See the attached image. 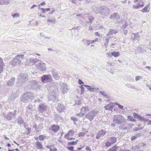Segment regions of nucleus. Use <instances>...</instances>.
I'll return each mask as SVG.
<instances>
[{"label":"nucleus","mask_w":151,"mask_h":151,"mask_svg":"<svg viewBox=\"0 0 151 151\" xmlns=\"http://www.w3.org/2000/svg\"><path fill=\"white\" fill-rule=\"evenodd\" d=\"M93 11L95 14H100L103 18L109 16L110 13V9L106 6L94 8Z\"/></svg>","instance_id":"1"},{"label":"nucleus","mask_w":151,"mask_h":151,"mask_svg":"<svg viewBox=\"0 0 151 151\" xmlns=\"http://www.w3.org/2000/svg\"><path fill=\"white\" fill-rule=\"evenodd\" d=\"M35 98L34 94L32 92H28L24 93L21 97L20 100L24 103L30 102Z\"/></svg>","instance_id":"2"},{"label":"nucleus","mask_w":151,"mask_h":151,"mask_svg":"<svg viewBox=\"0 0 151 151\" xmlns=\"http://www.w3.org/2000/svg\"><path fill=\"white\" fill-rule=\"evenodd\" d=\"M17 85L20 87L24 85V83L28 80V75L27 73H21L17 77Z\"/></svg>","instance_id":"3"},{"label":"nucleus","mask_w":151,"mask_h":151,"mask_svg":"<svg viewBox=\"0 0 151 151\" xmlns=\"http://www.w3.org/2000/svg\"><path fill=\"white\" fill-rule=\"evenodd\" d=\"M24 56L23 54L17 55L11 61V64L13 66H15L21 64V61L24 59Z\"/></svg>","instance_id":"4"},{"label":"nucleus","mask_w":151,"mask_h":151,"mask_svg":"<svg viewBox=\"0 0 151 151\" xmlns=\"http://www.w3.org/2000/svg\"><path fill=\"white\" fill-rule=\"evenodd\" d=\"M17 112V110H16L14 111L8 112L7 113H4L3 114V116L6 119L9 121H10L16 118Z\"/></svg>","instance_id":"5"},{"label":"nucleus","mask_w":151,"mask_h":151,"mask_svg":"<svg viewBox=\"0 0 151 151\" xmlns=\"http://www.w3.org/2000/svg\"><path fill=\"white\" fill-rule=\"evenodd\" d=\"M113 121L116 124L119 125L124 123L126 122L125 118L121 115L114 116Z\"/></svg>","instance_id":"6"},{"label":"nucleus","mask_w":151,"mask_h":151,"mask_svg":"<svg viewBox=\"0 0 151 151\" xmlns=\"http://www.w3.org/2000/svg\"><path fill=\"white\" fill-rule=\"evenodd\" d=\"M27 84V88L28 89H36L39 88L38 83L35 81H29L28 82Z\"/></svg>","instance_id":"7"},{"label":"nucleus","mask_w":151,"mask_h":151,"mask_svg":"<svg viewBox=\"0 0 151 151\" xmlns=\"http://www.w3.org/2000/svg\"><path fill=\"white\" fill-rule=\"evenodd\" d=\"M98 113V111L93 110L86 114L85 117L90 121H91L94 117Z\"/></svg>","instance_id":"8"},{"label":"nucleus","mask_w":151,"mask_h":151,"mask_svg":"<svg viewBox=\"0 0 151 151\" xmlns=\"http://www.w3.org/2000/svg\"><path fill=\"white\" fill-rule=\"evenodd\" d=\"M41 81L44 83H47L52 80L50 75H44L41 77Z\"/></svg>","instance_id":"9"},{"label":"nucleus","mask_w":151,"mask_h":151,"mask_svg":"<svg viewBox=\"0 0 151 151\" xmlns=\"http://www.w3.org/2000/svg\"><path fill=\"white\" fill-rule=\"evenodd\" d=\"M60 90L63 93H66L68 91V89L67 88V85L66 83H63L60 84Z\"/></svg>","instance_id":"10"},{"label":"nucleus","mask_w":151,"mask_h":151,"mask_svg":"<svg viewBox=\"0 0 151 151\" xmlns=\"http://www.w3.org/2000/svg\"><path fill=\"white\" fill-rule=\"evenodd\" d=\"M37 68L41 71H44L46 69V65L44 63H40L36 65Z\"/></svg>","instance_id":"11"},{"label":"nucleus","mask_w":151,"mask_h":151,"mask_svg":"<svg viewBox=\"0 0 151 151\" xmlns=\"http://www.w3.org/2000/svg\"><path fill=\"white\" fill-rule=\"evenodd\" d=\"M106 133V131L102 129L97 132L96 137L97 139H99L100 137L104 136Z\"/></svg>","instance_id":"12"},{"label":"nucleus","mask_w":151,"mask_h":151,"mask_svg":"<svg viewBox=\"0 0 151 151\" xmlns=\"http://www.w3.org/2000/svg\"><path fill=\"white\" fill-rule=\"evenodd\" d=\"M19 95L17 93H16L12 94L9 97L8 100V103H12V102L14 101V99L16 98Z\"/></svg>","instance_id":"13"},{"label":"nucleus","mask_w":151,"mask_h":151,"mask_svg":"<svg viewBox=\"0 0 151 151\" xmlns=\"http://www.w3.org/2000/svg\"><path fill=\"white\" fill-rule=\"evenodd\" d=\"M52 76L56 80H58L60 78V76L56 70H53L51 71Z\"/></svg>","instance_id":"14"},{"label":"nucleus","mask_w":151,"mask_h":151,"mask_svg":"<svg viewBox=\"0 0 151 151\" xmlns=\"http://www.w3.org/2000/svg\"><path fill=\"white\" fill-rule=\"evenodd\" d=\"M144 6V4L142 0H140L139 1H138L137 6H133V8L134 9H138Z\"/></svg>","instance_id":"15"},{"label":"nucleus","mask_w":151,"mask_h":151,"mask_svg":"<svg viewBox=\"0 0 151 151\" xmlns=\"http://www.w3.org/2000/svg\"><path fill=\"white\" fill-rule=\"evenodd\" d=\"M120 16L118 13H115L111 14L110 17V19L112 20H118L120 19Z\"/></svg>","instance_id":"16"},{"label":"nucleus","mask_w":151,"mask_h":151,"mask_svg":"<svg viewBox=\"0 0 151 151\" xmlns=\"http://www.w3.org/2000/svg\"><path fill=\"white\" fill-rule=\"evenodd\" d=\"M140 37L138 33H137L136 34L133 33L131 35V39L133 41L136 40L138 41Z\"/></svg>","instance_id":"17"},{"label":"nucleus","mask_w":151,"mask_h":151,"mask_svg":"<svg viewBox=\"0 0 151 151\" xmlns=\"http://www.w3.org/2000/svg\"><path fill=\"white\" fill-rule=\"evenodd\" d=\"M15 80V78L13 77L9 79L7 82V85L8 86H12L14 85Z\"/></svg>","instance_id":"18"},{"label":"nucleus","mask_w":151,"mask_h":151,"mask_svg":"<svg viewBox=\"0 0 151 151\" xmlns=\"http://www.w3.org/2000/svg\"><path fill=\"white\" fill-rule=\"evenodd\" d=\"M38 109L40 112L42 113L47 109V107L44 104H40L39 106Z\"/></svg>","instance_id":"19"},{"label":"nucleus","mask_w":151,"mask_h":151,"mask_svg":"<svg viewBox=\"0 0 151 151\" xmlns=\"http://www.w3.org/2000/svg\"><path fill=\"white\" fill-rule=\"evenodd\" d=\"M65 109L64 104H58L57 107V110L60 112H63Z\"/></svg>","instance_id":"20"},{"label":"nucleus","mask_w":151,"mask_h":151,"mask_svg":"<svg viewBox=\"0 0 151 151\" xmlns=\"http://www.w3.org/2000/svg\"><path fill=\"white\" fill-rule=\"evenodd\" d=\"M60 127L59 126L55 124H52L51 126L52 130L54 132H57L60 129Z\"/></svg>","instance_id":"21"},{"label":"nucleus","mask_w":151,"mask_h":151,"mask_svg":"<svg viewBox=\"0 0 151 151\" xmlns=\"http://www.w3.org/2000/svg\"><path fill=\"white\" fill-rule=\"evenodd\" d=\"M84 86L88 88L87 89L90 90L92 92L97 91L99 90V88H91V86L87 85H84Z\"/></svg>","instance_id":"22"},{"label":"nucleus","mask_w":151,"mask_h":151,"mask_svg":"<svg viewBox=\"0 0 151 151\" xmlns=\"http://www.w3.org/2000/svg\"><path fill=\"white\" fill-rule=\"evenodd\" d=\"M5 65L2 59L0 58V74L3 72V67Z\"/></svg>","instance_id":"23"},{"label":"nucleus","mask_w":151,"mask_h":151,"mask_svg":"<svg viewBox=\"0 0 151 151\" xmlns=\"http://www.w3.org/2000/svg\"><path fill=\"white\" fill-rule=\"evenodd\" d=\"M118 32V31L117 30L110 29L109 32L107 34L106 36H109L113 35V34L117 33Z\"/></svg>","instance_id":"24"},{"label":"nucleus","mask_w":151,"mask_h":151,"mask_svg":"<svg viewBox=\"0 0 151 151\" xmlns=\"http://www.w3.org/2000/svg\"><path fill=\"white\" fill-rule=\"evenodd\" d=\"M114 106L113 105V104H107L104 107V108L105 110H111L112 111L113 107Z\"/></svg>","instance_id":"25"},{"label":"nucleus","mask_w":151,"mask_h":151,"mask_svg":"<svg viewBox=\"0 0 151 151\" xmlns=\"http://www.w3.org/2000/svg\"><path fill=\"white\" fill-rule=\"evenodd\" d=\"M37 58H32L29 59V63L30 64L34 65L37 62Z\"/></svg>","instance_id":"26"},{"label":"nucleus","mask_w":151,"mask_h":151,"mask_svg":"<svg viewBox=\"0 0 151 151\" xmlns=\"http://www.w3.org/2000/svg\"><path fill=\"white\" fill-rule=\"evenodd\" d=\"M35 145H36V147L39 149L43 150V146L42 145V143L39 142L38 141H37L35 142Z\"/></svg>","instance_id":"27"},{"label":"nucleus","mask_w":151,"mask_h":151,"mask_svg":"<svg viewBox=\"0 0 151 151\" xmlns=\"http://www.w3.org/2000/svg\"><path fill=\"white\" fill-rule=\"evenodd\" d=\"M88 107V106L83 107L81 109V113H85L88 112L89 111Z\"/></svg>","instance_id":"28"},{"label":"nucleus","mask_w":151,"mask_h":151,"mask_svg":"<svg viewBox=\"0 0 151 151\" xmlns=\"http://www.w3.org/2000/svg\"><path fill=\"white\" fill-rule=\"evenodd\" d=\"M94 18L92 16L88 18L87 21H86V22L87 23V24H89L90 25H91L93 21L94 20Z\"/></svg>","instance_id":"29"},{"label":"nucleus","mask_w":151,"mask_h":151,"mask_svg":"<svg viewBox=\"0 0 151 151\" xmlns=\"http://www.w3.org/2000/svg\"><path fill=\"white\" fill-rule=\"evenodd\" d=\"M17 121L19 125H21L23 124L24 122L23 119L21 116H19L18 117Z\"/></svg>","instance_id":"30"},{"label":"nucleus","mask_w":151,"mask_h":151,"mask_svg":"<svg viewBox=\"0 0 151 151\" xmlns=\"http://www.w3.org/2000/svg\"><path fill=\"white\" fill-rule=\"evenodd\" d=\"M9 2L8 0H0V4L1 5H8Z\"/></svg>","instance_id":"31"},{"label":"nucleus","mask_w":151,"mask_h":151,"mask_svg":"<svg viewBox=\"0 0 151 151\" xmlns=\"http://www.w3.org/2000/svg\"><path fill=\"white\" fill-rule=\"evenodd\" d=\"M99 93L104 97H106L107 98H109L110 97V96L106 94L105 91H100Z\"/></svg>","instance_id":"32"},{"label":"nucleus","mask_w":151,"mask_h":151,"mask_svg":"<svg viewBox=\"0 0 151 151\" xmlns=\"http://www.w3.org/2000/svg\"><path fill=\"white\" fill-rule=\"evenodd\" d=\"M136 52L138 53H144L145 52V51L143 50V48L140 47H139L137 48Z\"/></svg>","instance_id":"33"},{"label":"nucleus","mask_w":151,"mask_h":151,"mask_svg":"<svg viewBox=\"0 0 151 151\" xmlns=\"http://www.w3.org/2000/svg\"><path fill=\"white\" fill-rule=\"evenodd\" d=\"M112 56H113L115 57H117L120 55V54L119 52H116L114 51L112 52Z\"/></svg>","instance_id":"34"},{"label":"nucleus","mask_w":151,"mask_h":151,"mask_svg":"<svg viewBox=\"0 0 151 151\" xmlns=\"http://www.w3.org/2000/svg\"><path fill=\"white\" fill-rule=\"evenodd\" d=\"M150 6V3L148 4L145 8L141 10L143 12H147L149 11H147L148 8Z\"/></svg>","instance_id":"35"},{"label":"nucleus","mask_w":151,"mask_h":151,"mask_svg":"<svg viewBox=\"0 0 151 151\" xmlns=\"http://www.w3.org/2000/svg\"><path fill=\"white\" fill-rule=\"evenodd\" d=\"M140 121H144L145 122H147L149 121V119H146L144 117L142 116H139L138 119Z\"/></svg>","instance_id":"36"},{"label":"nucleus","mask_w":151,"mask_h":151,"mask_svg":"<svg viewBox=\"0 0 151 151\" xmlns=\"http://www.w3.org/2000/svg\"><path fill=\"white\" fill-rule=\"evenodd\" d=\"M116 141V138L114 137H111L110 138V141L112 144H114Z\"/></svg>","instance_id":"37"},{"label":"nucleus","mask_w":151,"mask_h":151,"mask_svg":"<svg viewBox=\"0 0 151 151\" xmlns=\"http://www.w3.org/2000/svg\"><path fill=\"white\" fill-rule=\"evenodd\" d=\"M146 144L145 143L142 142L140 143L138 145V147H139V148L142 147L143 149L146 147Z\"/></svg>","instance_id":"38"},{"label":"nucleus","mask_w":151,"mask_h":151,"mask_svg":"<svg viewBox=\"0 0 151 151\" xmlns=\"http://www.w3.org/2000/svg\"><path fill=\"white\" fill-rule=\"evenodd\" d=\"M78 141V140H77L76 141H72L69 142L68 143V145H75L77 144Z\"/></svg>","instance_id":"39"},{"label":"nucleus","mask_w":151,"mask_h":151,"mask_svg":"<svg viewBox=\"0 0 151 151\" xmlns=\"http://www.w3.org/2000/svg\"><path fill=\"white\" fill-rule=\"evenodd\" d=\"M118 147V146H117L116 145H115L112 148L109 149V151H116Z\"/></svg>","instance_id":"40"},{"label":"nucleus","mask_w":151,"mask_h":151,"mask_svg":"<svg viewBox=\"0 0 151 151\" xmlns=\"http://www.w3.org/2000/svg\"><path fill=\"white\" fill-rule=\"evenodd\" d=\"M82 42H83L85 44H87L88 45H89L91 43V40H82Z\"/></svg>","instance_id":"41"},{"label":"nucleus","mask_w":151,"mask_h":151,"mask_svg":"<svg viewBox=\"0 0 151 151\" xmlns=\"http://www.w3.org/2000/svg\"><path fill=\"white\" fill-rule=\"evenodd\" d=\"M55 19L53 18L52 19H51L49 17L47 19V22H50V23H53V24L55 23Z\"/></svg>","instance_id":"42"},{"label":"nucleus","mask_w":151,"mask_h":151,"mask_svg":"<svg viewBox=\"0 0 151 151\" xmlns=\"http://www.w3.org/2000/svg\"><path fill=\"white\" fill-rule=\"evenodd\" d=\"M127 117H128V119L130 121H131L134 122H135L136 121V120L135 119H134L133 117L132 116H129V115L128 116H127Z\"/></svg>","instance_id":"43"},{"label":"nucleus","mask_w":151,"mask_h":151,"mask_svg":"<svg viewBox=\"0 0 151 151\" xmlns=\"http://www.w3.org/2000/svg\"><path fill=\"white\" fill-rule=\"evenodd\" d=\"M139 147H138V145H136L134 147H132V150H133L132 151H138Z\"/></svg>","instance_id":"44"},{"label":"nucleus","mask_w":151,"mask_h":151,"mask_svg":"<svg viewBox=\"0 0 151 151\" xmlns=\"http://www.w3.org/2000/svg\"><path fill=\"white\" fill-rule=\"evenodd\" d=\"M74 147L73 146H70L69 147H67V148L68 150L71 151H78L77 150H74Z\"/></svg>","instance_id":"45"},{"label":"nucleus","mask_w":151,"mask_h":151,"mask_svg":"<svg viewBox=\"0 0 151 151\" xmlns=\"http://www.w3.org/2000/svg\"><path fill=\"white\" fill-rule=\"evenodd\" d=\"M45 138V137L43 135H40L39 137V139L40 141H43Z\"/></svg>","instance_id":"46"},{"label":"nucleus","mask_w":151,"mask_h":151,"mask_svg":"<svg viewBox=\"0 0 151 151\" xmlns=\"http://www.w3.org/2000/svg\"><path fill=\"white\" fill-rule=\"evenodd\" d=\"M143 78V77L141 76H136L135 77V80L136 81H138Z\"/></svg>","instance_id":"47"},{"label":"nucleus","mask_w":151,"mask_h":151,"mask_svg":"<svg viewBox=\"0 0 151 151\" xmlns=\"http://www.w3.org/2000/svg\"><path fill=\"white\" fill-rule=\"evenodd\" d=\"M19 15L20 14L19 13H18L12 14V16H13V18H17L19 17Z\"/></svg>","instance_id":"48"},{"label":"nucleus","mask_w":151,"mask_h":151,"mask_svg":"<svg viewBox=\"0 0 151 151\" xmlns=\"http://www.w3.org/2000/svg\"><path fill=\"white\" fill-rule=\"evenodd\" d=\"M24 127L28 131H31V129L28 127V125L26 124H24Z\"/></svg>","instance_id":"49"},{"label":"nucleus","mask_w":151,"mask_h":151,"mask_svg":"<svg viewBox=\"0 0 151 151\" xmlns=\"http://www.w3.org/2000/svg\"><path fill=\"white\" fill-rule=\"evenodd\" d=\"M68 133L71 136H72L73 135L74 132L72 130H70L69 131Z\"/></svg>","instance_id":"50"},{"label":"nucleus","mask_w":151,"mask_h":151,"mask_svg":"<svg viewBox=\"0 0 151 151\" xmlns=\"http://www.w3.org/2000/svg\"><path fill=\"white\" fill-rule=\"evenodd\" d=\"M85 4L87 5L88 4H91L92 3L91 0H85Z\"/></svg>","instance_id":"51"},{"label":"nucleus","mask_w":151,"mask_h":151,"mask_svg":"<svg viewBox=\"0 0 151 151\" xmlns=\"http://www.w3.org/2000/svg\"><path fill=\"white\" fill-rule=\"evenodd\" d=\"M133 116L134 118L138 119L140 115H138L137 114L134 113H133Z\"/></svg>","instance_id":"52"},{"label":"nucleus","mask_w":151,"mask_h":151,"mask_svg":"<svg viewBox=\"0 0 151 151\" xmlns=\"http://www.w3.org/2000/svg\"><path fill=\"white\" fill-rule=\"evenodd\" d=\"M85 134V132H81L78 133V136L79 137H80L82 136H83Z\"/></svg>","instance_id":"53"},{"label":"nucleus","mask_w":151,"mask_h":151,"mask_svg":"<svg viewBox=\"0 0 151 151\" xmlns=\"http://www.w3.org/2000/svg\"><path fill=\"white\" fill-rule=\"evenodd\" d=\"M111 142H107L105 143V146L107 147H109L111 145Z\"/></svg>","instance_id":"54"},{"label":"nucleus","mask_w":151,"mask_h":151,"mask_svg":"<svg viewBox=\"0 0 151 151\" xmlns=\"http://www.w3.org/2000/svg\"><path fill=\"white\" fill-rule=\"evenodd\" d=\"M127 24L126 22H125V23L122 26V28L123 29H124L127 27Z\"/></svg>","instance_id":"55"},{"label":"nucleus","mask_w":151,"mask_h":151,"mask_svg":"<svg viewBox=\"0 0 151 151\" xmlns=\"http://www.w3.org/2000/svg\"><path fill=\"white\" fill-rule=\"evenodd\" d=\"M26 108L27 110V109H29L31 110H32V108L31 106V105L30 104H29L28 106L26 107Z\"/></svg>","instance_id":"56"},{"label":"nucleus","mask_w":151,"mask_h":151,"mask_svg":"<svg viewBox=\"0 0 151 151\" xmlns=\"http://www.w3.org/2000/svg\"><path fill=\"white\" fill-rule=\"evenodd\" d=\"M142 129V128H137V127H135V128H134L133 130L134 131H139L140 130H141V129Z\"/></svg>","instance_id":"57"},{"label":"nucleus","mask_w":151,"mask_h":151,"mask_svg":"<svg viewBox=\"0 0 151 151\" xmlns=\"http://www.w3.org/2000/svg\"><path fill=\"white\" fill-rule=\"evenodd\" d=\"M106 55H107L108 57H109L110 58H111L112 56V52L111 53L108 52L107 53Z\"/></svg>","instance_id":"58"},{"label":"nucleus","mask_w":151,"mask_h":151,"mask_svg":"<svg viewBox=\"0 0 151 151\" xmlns=\"http://www.w3.org/2000/svg\"><path fill=\"white\" fill-rule=\"evenodd\" d=\"M137 138V137H136V136L135 135H134V136H132L131 137V140L132 141H133L134 140H135Z\"/></svg>","instance_id":"59"},{"label":"nucleus","mask_w":151,"mask_h":151,"mask_svg":"<svg viewBox=\"0 0 151 151\" xmlns=\"http://www.w3.org/2000/svg\"><path fill=\"white\" fill-rule=\"evenodd\" d=\"M134 126L133 124H130L128 125V126L127 127V128L129 129H132Z\"/></svg>","instance_id":"60"},{"label":"nucleus","mask_w":151,"mask_h":151,"mask_svg":"<svg viewBox=\"0 0 151 151\" xmlns=\"http://www.w3.org/2000/svg\"><path fill=\"white\" fill-rule=\"evenodd\" d=\"M41 101L39 99H37L35 100V103H40Z\"/></svg>","instance_id":"61"},{"label":"nucleus","mask_w":151,"mask_h":151,"mask_svg":"<svg viewBox=\"0 0 151 151\" xmlns=\"http://www.w3.org/2000/svg\"><path fill=\"white\" fill-rule=\"evenodd\" d=\"M71 119L73 121H77L78 120V119H77L76 117H72Z\"/></svg>","instance_id":"62"},{"label":"nucleus","mask_w":151,"mask_h":151,"mask_svg":"<svg viewBox=\"0 0 151 151\" xmlns=\"http://www.w3.org/2000/svg\"><path fill=\"white\" fill-rule=\"evenodd\" d=\"M69 136L70 135L68 133H67V134L65 135L64 138H66L67 139H68V138H69Z\"/></svg>","instance_id":"63"},{"label":"nucleus","mask_w":151,"mask_h":151,"mask_svg":"<svg viewBox=\"0 0 151 151\" xmlns=\"http://www.w3.org/2000/svg\"><path fill=\"white\" fill-rule=\"evenodd\" d=\"M86 150L87 151H92L91 149L88 146H86Z\"/></svg>","instance_id":"64"}]
</instances>
